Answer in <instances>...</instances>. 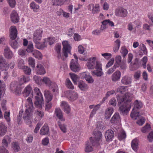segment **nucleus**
Listing matches in <instances>:
<instances>
[{"instance_id":"23","label":"nucleus","mask_w":153,"mask_h":153,"mask_svg":"<svg viewBox=\"0 0 153 153\" xmlns=\"http://www.w3.org/2000/svg\"><path fill=\"white\" fill-rule=\"evenodd\" d=\"M121 73L119 71H117L114 72L111 76V79L114 82L118 81L121 76Z\"/></svg>"},{"instance_id":"24","label":"nucleus","mask_w":153,"mask_h":153,"mask_svg":"<svg viewBox=\"0 0 153 153\" xmlns=\"http://www.w3.org/2000/svg\"><path fill=\"white\" fill-rule=\"evenodd\" d=\"M11 19L12 21L14 23H17L19 22V18L15 11H13L11 13Z\"/></svg>"},{"instance_id":"19","label":"nucleus","mask_w":153,"mask_h":153,"mask_svg":"<svg viewBox=\"0 0 153 153\" xmlns=\"http://www.w3.org/2000/svg\"><path fill=\"white\" fill-rule=\"evenodd\" d=\"M114 136V131L111 130H107L105 133V137L107 141L111 140Z\"/></svg>"},{"instance_id":"41","label":"nucleus","mask_w":153,"mask_h":153,"mask_svg":"<svg viewBox=\"0 0 153 153\" xmlns=\"http://www.w3.org/2000/svg\"><path fill=\"white\" fill-rule=\"evenodd\" d=\"M61 47V45L58 44L56 46L55 49L57 52L58 58L59 59L61 58L63 60H64V58H63V56H61V53H60Z\"/></svg>"},{"instance_id":"63","label":"nucleus","mask_w":153,"mask_h":153,"mask_svg":"<svg viewBox=\"0 0 153 153\" xmlns=\"http://www.w3.org/2000/svg\"><path fill=\"white\" fill-rule=\"evenodd\" d=\"M26 53V50L23 49H19L18 51V54L21 56H23L25 55Z\"/></svg>"},{"instance_id":"45","label":"nucleus","mask_w":153,"mask_h":153,"mask_svg":"<svg viewBox=\"0 0 153 153\" xmlns=\"http://www.w3.org/2000/svg\"><path fill=\"white\" fill-rule=\"evenodd\" d=\"M151 127L150 125L148 124H147L145 126L141 129V131L142 132L144 133H146L149 131Z\"/></svg>"},{"instance_id":"64","label":"nucleus","mask_w":153,"mask_h":153,"mask_svg":"<svg viewBox=\"0 0 153 153\" xmlns=\"http://www.w3.org/2000/svg\"><path fill=\"white\" fill-rule=\"evenodd\" d=\"M141 72L140 71H137L135 72L134 75V78L136 79H138L140 76Z\"/></svg>"},{"instance_id":"1","label":"nucleus","mask_w":153,"mask_h":153,"mask_svg":"<svg viewBox=\"0 0 153 153\" xmlns=\"http://www.w3.org/2000/svg\"><path fill=\"white\" fill-rule=\"evenodd\" d=\"M27 102L28 103V107L25 110L23 115V119L27 123L30 124V117L34 110L33 103L32 99L29 97L27 99Z\"/></svg>"},{"instance_id":"56","label":"nucleus","mask_w":153,"mask_h":153,"mask_svg":"<svg viewBox=\"0 0 153 153\" xmlns=\"http://www.w3.org/2000/svg\"><path fill=\"white\" fill-rule=\"evenodd\" d=\"M58 125L62 131L64 133H65L66 131V126L65 124L62 125L59 122H58Z\"/></svg>"},{"instance_id":"34","label":"nucleus","mask_w":153,"mask_h":153,"mask_svg":"<svg viewBox=\"0 0 153 153\" xmlns=\"http://www.w3.org/2000/svg\"><path fill=\"white\" fill-rule=\"evenodd\" d=\"M120 116L118 113H115L110 120L111 123H115L118 122L120 119Z\"/></svg>"},{"instance_id":"58","label":"nucleus","mask_w":153,"mask_h":153,"mask_svg":"<svg viewBox=\"0 0 153 153\" xmlns=\"http://www.w3.org/2000/svg\"><path fill=\"white\" fill-rule=\"evenodd\" d=\"M29 64L31 67L33 68L35 67V61L34 59L32 57H30L28 59Z\"/></svg>"},{"instance_id":"16","label":"nucleus","mask_w":153,"mask_h":153,"mask_svg":"<svg viewBox=\"0 0 153 153\" xmlns=\"http://www.w3.org/2000/svg\"><path fill=\"white\" fill-rule=\"evenodd\" d=\"M42 31L41 30H37L34 33L33 37L34 42L39 41L42 37Z\"/></svg>"},{"instance_id":"48","label":"nucleus","mask_w":153,"mask_h":153,"mask_svg":"<svg viewBox=\"0 0 153 153\" xmlns=\"http://www.w3.org/2000/svg\"><path fill=\"white\" fill-rule=\"evenodd\" d=\"M12 145L13 148L15 152H18L20 149L18 143L13 142Z\"/></svg>"},{"instance_id":"40","label":"nucleus","mask_w":153,"mask_h":153,"mask_svg":"<svg viewBox=\"0 0 153 153\" xmlns=\"http://www.w3.org/2000/svg\"><path fill=\"white\" fill-rule=\"evenodd\" d=\"M9 42L11 46L13 48L16 49L18 48L19 45L16 40H10Z\"/></svg>"},{"instance_id":"36","label":"nucleus","mask_w":153,"mask_h":153,"mask_svg":"<svg viewBox=\"0 0 153 153\" xmlns=\"http://www.w3.org/2000/svg\"><path fill=\"white\" fill-rule=\"evenodd\" d=\"M78 86L82 91H85L88 89V87L87 84L83 81H80L78 83Z\"/></svg>"},{"instance_id":"3","label":"nucleus","mask_w":153,"mask_h":153,"mask_svg":"<svg viewBox=\"0 0 153 153\" xmlns=\"http://www.w3.org/2000/svg\"><path fill=\"white\" fill-rule=\"evenodd\" d=\"M9 68V65L6 62L5 59L2 56H0V69L2 71H4L2 76L5 80L7 78L8 73L6 71Z\"/></svg>"},{"instance_id":"11","label":"nucleus","mask_w":153,"mask_h":153,"mask_svg":"<svg viewBox=\"0 0 153 153\" xmlns=\"http://www.w3.org/2000/svg\"><path fill=\"white\" fill-rule=\"evenodd\" d=\"M131 107L130 102L121 105L119 107V110L120 113H122L123 115L127 114L130 110Z\"/></svg>"},{"instance_id":"51","label":"nucleus","mask_w":153,"mask_h":153,"mask_svg":"<svg viewBox=\"0 0 153 153\" xmlns=\"http://www.w3.org/2000/svg\"><path fill=\"white\" fill-rule=\"evenodd\" d=\"M64 0H52L53 5H61L63 3Z\"/></svg>"},{"instance_id":"4","label":"nucleus","mask_w":153,"mask_h":153,"mask_svg":"<svg viewBox=\"0 0 153 153\" xmlns=\"http://www.w3.org/2000/svg\"><path fill=\"white\" fill-rule=\"evenodd\" d=\"M131 96L132 94L130 93L127 92L123 97L117 96V100L118 105L121 104L123 102H124V104L130 102L131 101Z\"/></svg>"},{"instance_id":"46","label":"nucleus","mask_w":153,"mask_h":153,"mask_svg":"<svg viewBox=\"0 0 153 153\" xmlns=\"http://www.w3.org/2000/svg\"><path fill=\"white\" fill-rule=\"evenodd\" d=\"M25 50L27 52H31L32 53H33V52L34 50H33V45L32 42H29L27 48Z\"/></svg>"},{"instance_id":"44","label":"nucleus","mask_w":153,"mask_h":153,"mask_svg":"<svg viewBox=\"0 0 153 153\" xmlns=\"http://www.w3.org/2000/svg\"><path fill=\"white\" fill-rule=\"evenodd\" d=\"M114 42L115 45L114 48L113 50L114 52H116L118 51L119 49L120 44V41L119 40L117 39Z\"/></svg>"},{"instance_id":"22","label":"nucleus","mask_w":153,"mask_h":153,"mask_svg":"<svg viewBox=\"0 0 153 153\" xmlns=\"http://www.w3.org/2000/svg\"><path fill=\"white\" fill-rule=\"evenodd\" d=\"M44 94L46 102H51L53 97V95L49 91L45 90L44 91Z\"/></svg>"},{"instance_id":"14","label":"nucleus","mask_w":153,"mask_h":153,"mask_svg":"<svg viewBox=\"0 0 153 153\" xmlns=\"http://www.w3.org/2000/svg\"><path fill=\"white\" fill-rule=\"evenodd\" d=\"M10 40H15L17 36V30L15 26H11L10 28Z\"/></svg>"},{"instance_id":"47","label":"nucleus","mask_w":153,"mask_h":153,"mask_svg":"<svg viewBox=\"0 0 153 153\" xmlns=\"http://www.w3.org/2000/svg\"><path fill=\"white\" fill-rule=\"evenodd\" d=\"M66 85L67 87L69 88L73 89L74 88V86L69 79H66Z\"/></svg>"},{"instance_id":"33","label":"nucleus","mask_w":153,"mask_h":153,"mask_svg":"<svg viewBox=\"0 0 153 153\" xmlns=\"http://www.w3.org/2000/svg\"><path fill=\"white\" fill-rule=\"evenodd\" d=\"M7 128L2 123H0V136H2L5 134L7 132Z\"/></svg>"},{"instance_id":"26","label":"nucleus","mask_w":153,"mask_h":153,"mask_svg":"<svg viewBox=\"0 0 153 153\" xmlns=\"http://www.w3.org/2000/svg\"><path fill=\"white\" fill-rule=\"evenodd\" d=\"M99 5L98 4H96L95 6L93 4H90L88 6L89 9H92V13L93 14L97 13L99 11Z\"/></svg>"},{"instance_id":"49","label":"nucleus","mask_w":153,"mask_h":153,"mask_svg":"<svg viewBox=\"0 0 153 153\" xmlns=\"http://www.w3.org/2000/svg\"><path fill=\"white\" fill-rule=\"evenodd\" d=\"M22 69H23V71L25 74L28 75H30V74L31 69L28 67L25 66L24 67V68Z\"/></svg>"},{"instance_id":"29","label":"nucleus","mask_w":153,"mask_h":153,"mask_svg":"<svg viewBox=\"0 0 153 153\" xmlns=\"http://www.w3.org/2000/svg\"><path fill=\"white\" fill-rule=\"evenodd\" d=\"M122 83L125 85H128L131 83V78L128 76H123L121 80Z\"/></svg>"},{"instance_id":"8","label":"nucleus","mask_w":153,"mask_h":153,"mask_svg":"<svg viewBox=\"0 0 153 153\" xmlns=\"http://www.w3.org/2000/svg\"><path fill=\"white\" fill-rule=\"evenodd\" d=\"M96 70L91 71L92 74L93 76H101L103 73L102 71L101 64L99 62H97L96 63Z\"/></svg>"},{"instance_id":"21","label":"nucleus","mask_w":153,"mask_h":153,"mask_svg":"<svg viewBox=\"0 0 153 153\" xmlns=\"http://www.w3.org/2000/svg\"><path fill=\"white\" fill-rule=\"evenodd\" d=\"M30 94L33 96L32 89L30 86V85H28L25 89L23 92V95L24 97H27Z\"/></svg>"},{"instance_id":"43","label":"nucleus","mask_w":153,"mask_h":153,"mask_svg":"<svg viewBox=\"0 0 153 153\" xmlns=\"http://www.w3.org/2000/svg\"><path fill=\"white\" fill-rule=\"evenodd\" d=\"M39 41L36 42H34L36 44V48L39 49H42L45 47H46V45L45 44V42L43 43L39 42Z\"/></svg>"},{"instance_id":"55","label":"nucleus","mask_w":153,"mask_h":153,"mask_svg":"<svg viewBox=\"0 0 153 153\" xmlns=\"http://www.w3.org/2000/svg\"><path fill=\"white\" fill-rule=\"evenodd\" d=\"M33 79L36 84L39 85L41 84L42 79H41L39 77L35 76H33Z\"/></svg>"},{"instance_id":"2","label":"nucleus","mask_w":153,"mask_h":153,"mask_svg":"<svg viewBox=\"0 0 153 153\" xmlns=\"http://www.w3.org/2000/svg\"><path fill=\"white\" fill-rule=\"evenodd\" d=\"M34 90L36 94L35 96L36 100L34 102V104L37 108H41L42 107V105L44 104L42 95L38 88H35Z\"/></svg>"},{"instance_id":"37","label":"nucleus","mask_w":153,"mask_h":153,"mask_svg":"<svg viewBox=\"0 0 153 153\" xmlns=\"http://www.w3.org/2000/svg\"><path fill=\"white\" fill-rule=\"evenodd\" d=\"M5 85L4 82L0 80V101L2 97V93L5 89Z\"/></svg>"},{"instance_id":"25","label":"nucleus","mask_w":153,"mask_h":153,"mask_svg":"<svg viewBox=\"0 0 153 153\" xmlns=\"http://www.w3.org/2000/svg\"><path fill=\"white\" fill-rule=\"evenodd\" d=\"M61 106L64 108V111L67 114H69L70 112V108L66 102L62 101L61 104Z\"/></svg>"},{"instance_id":"27","label":"nucleus","mask_w":153,"mask_h":153,"mask_svg":"<svg viewBox=\"0 0 153 153\" xmlns=\"http://www.w3.org/2000/svg\"><path fill=\"white\" fill-rule=\"evenodd\" d=\"M30 80L29 77L27 76H22L19 78V84L21 85L23 84L28 82Z\"/></svg>"},{"instance_id":"50","label":"nucleus","mask_w":153,"mask_h":153,"mask_svg":"<svg viewBox=\"0 0 153 153\" xmlns=\"http://www.w3.org/2000/svg\"><path fill=\"white\" fill-rule=\"evenodd\" d=\"M71 78L74 84H76V81L78 79V76L75 74L70 73Z\"/></svg>"},{"instance_id":"31","label":"nucleus","mask_w":153,"mask_h":153,"mask_svg":"<svg viewBox=\"0 0 153 153\" xmlns=\"http://www.w3.org/2000/svg\"><path fill=\"white\" fill-rule=\"evenodd\" d=\"M134 107L133 109L134 110H138L142 107L143 104L142 102L140 101H138L136 100L134 103Z\"/></svg>"},{"instance_id":"6","label":"nucleus","mask_w":153,"mask_h":153,"mask_svg":"<svg viewBox=\"0 0 153 153\" xmlns=\"http://www.w3.org/2000/svg\"><path fill=\"white\" fill-rule=\"evenodd\" d=\"M10 89L16 95L20 94L21 92V88L20 85L16 81H14L10 85Z\"/></svg>"},{"instance_id":"54","label":"nucleus","mask_w":153,"mask_h":153,"mask_svg":"<svg viewBox=\"0 0 153 153\" xmlns=\"http://www.w3.org/2000/svg\"><path fill=\"white\" fill-rule=\"evenodd\" d=\"M126 135L125 132L123 131L120 133L118 136V137L120 140H121L125 138Z\"/></svg>"},{"instance_id":"60","label":"nucleus","mask_w":153,"mask_h":153,"mask_svg":"<svg viewBox=\"0 0 153 153\" xmlns=\"http://www.w3.org/2000/svg\"><path fill=\"white\" fill-rule=\"evenodd\" d=\"M10 6L12 8L14 7L16 5L15 0H7Z\"/></svg>"},{"instance_id":"10","label":"nucleus","mask_w":153,"mask_h":153,"mask_svg":"<svg viewBox=\"0 0 153 153\" xmlns=\"http://www.w3.org/2000/svg\"><path fill=\"white\" fill-rule=\"evenodd\" d=\"M93 140L92 137H91L90 138L89 141L86 142L85 144V151L86 152H89L93 151V149L92 146L97 145L94 142H93Z\"/></svg>"},{"instance_id":"17","label":"nucleus","mask_w":153,"mask_h":153,"mask_svg":"<svg viewBox=\"0 0 153 153\" xmlns=\"http://www.w3.org/2000/svg\"><path fill=\"white\" fill-rule=\"evenodd\" d=\"M94 138L92 137L93 140V142H94L97 146L98 145V141L101 139L102 137V134L101 132L97 131L94 132Z\"/></svg>"},{"instance_id":"59","label":"nucleus","mask_w":153,"mask_h":153,"mask_svg":"<svg viewBox=\"0 0 153 153\" xmlns=\"http://www.w3.org/2000/svg\"><path fill=\"white\" fill-rule=\"evenodd\" d=\"M140 49L143 51V53L145 54H147V51L145 46L143 44H140Z\"/></svg>"},{"instance_id":"12","label":"nucleus","mask_w":153,"mask_h":153,"mask_svg":"<svg viewBox=\"0 0 153 153\" xmlns=\"http://www.w3.org/2000/svg\"><path fill=\"white\" fill-rule=\"evenodd\" d=\"M70 68L72 71L75 72L79 71L80 69L79 65L77 61L73 59L71 62Z\"/></svg>"},{"instance_id":"5","label":"nucleus","mask_w":153,"mask_h":153,"mask_svg":"<svg viewBox=\"0 0 153 153\" xmlns=\"http://www.w3.org/2000/svg\"><path fill=\"white\" fill-rule=\"evenodd\" d=\"M11 138L8 136H5L2 140V146L0 148V153H9L6 149L7 147L8 144L11 142Z\"/></svg>"},{"instance_id":"39","label":"nucleus","mask_w":153,"mask_h":153,"mask_svg":"<svg viewBox=\"0 0 153 153\" xmlns=\"http://www.w3.org/2000/svg\"><path fill=\"white\" fill-rule=\"evenodd\" d=\"M42 81L49 87L52 86L53 84L49 78L47 77H44L43 79H42Z\"/></svg>"},{"instance_id":"9","label":"nucleus","mask_w":153,"mask_h":153,"mask_svg":"<svg viewBox=\"0 0 153 153\" xmlns=\"http://www.w3.org/2000/svg\"><path fill=\"white\" fill-rule=\"evenodd\" d=\"M65 96L71 101L76 100L78 97L77 93L73 91L68 90L64 92Z\"/></svg>"},{"instance_id":"32","label":"nucleus","mask_w":153,"mask_h":153,"mask_svg":"<svg viewBox=\"0 0 153 153\" xmlns=\"http://www.w3.org/2000/svg\"><path fill=\"white\" fill-rule=\"evenodd\" d=\"M114 110L112 108L109 107L105 111V118L106 119H108L113 113Z\"/></svg>"},{"instance_id":"61","label":"nucleus","mask_w":153,"mask_h":153,"mask_svg":"<svg viewBox=\"0 0 153 153\" xmlns=\"http://www.w3.org/2000/svg\"><path fill=\"white\" fill-rule=\"evenodd\" d=\"M145 121V119L143 117H141L139 120L137 121V123L139 125L141 126L144 123Z\"/></svg>"},{"instance_id":"28","label":"nucleus","mask_w":153,"mask_h":153,"mask_svg":"<svg viewBox=\"0 0 153 153\" xmlns=\"http://www.w3.org/2000/svg\"><path fill=\"white\" fill-rule=\"evenodd\" d=\"M55 114L58 118L61 121H65V119L63 118L62 111L60 108H56V109Z\"/></svg>"},{"instance_id":"30","label":"nucleus","mask_w":153,"mask_h":153,"mask_svg":"<svg viewBox=\"0 0 153 153\" xmlns=\"http://www.w3.org/2000/svg\"><path fill=\"white\" fill-rule=\"evenodd\" d=\"M137 110H134L133 109L132 111L131 114L130 116L134 120H136L137 117L142 115V113L139 111H137Z\"/></svg>"},{"instance_id":"20","label":"nucleus","mask_w":153,"mask_h":153,"mask_svg":"<svg viewBox=\"0 0 153 153\" xmlns=\"http://www.w3.org/2000/svg\"><path fill=\"white\" fill-rule=\"evenodd\" d=\"M4 54L5 57L8 59H11L13 56L12 51L8 47H6L5 48Z\"/></svg>"},{"instance_id":"35","label":"nucleus","mask_w":153,"mask_h":153,"mask_svg":"<svg viewBox=\"0 0 153 153\" xmlns=\"http://www.w3.org/2000/svg\"><path fill=\"white\" fill-rule=\"evenodd\" d=\"M49 131V128L47 125H45L40 130V134L44 135L48 134Z\"/></svg>"},{"instance_id":"57","label":"nucleus","mask_w":153,"mask_h":153,"mask_svg":"<svg viewBox=\"0 0 153 153\" xmlns=\"http://www.w3.org/2000/svg\"><path fill=\"white\" fill-rule=\"evenodd\" d=\"M118 67V66H117V65H116L115 63L114 65L112 68H110L108 71H107V74L109 75L111 74L114 71L116 68Z\"/></svg>"},{"instance_id":"13","label":"nucleus","mask_w":153,"mask_h":153,"mask_svg":"<svg viewBox=\"0 0 153 153\" xmlns=\"http://www.w3.org/2000/svg\"><path fill=\"white\" fill-rule=\"evenodd\" d=\"M115 13L116 16L125 17L127 16L128 12L126 9L121 7L116 9Z\"/></svg>"},{"instance_id":"38","label":"nucleus","mask_w":153,"mask_h":153,"mask_svg":"<svg viewBox=\"0 0 153 153\" xmlns=\"http://www.w3.org/2000/svg\"><path fill=\"white\" fill-rule=\"evenodd\" d=\"M138 140L137 139H134L131 142V147L135 151H137L138 146Z\"/></svg>"},{"instance_id":"18","label":"nucleus","mask_w":153,"mask_h":153,"mask_svg":"<svg viewBox=\"0 0 153 153\" xmlns=\"http://www.w3.org/2000/svg\"><path fill=\"white\" fill-rule=\"evenodd\" d=\"M96 58L94 57L90 59L89 62L87 63V65L89 69H93L96 67V63L98 62L96 61Z\"/></svg>"},{"instance_id":"52","label":"nucleus","mask_w":153,"mask_h":153,"mask_svg":"<svg viewBox=\"0 0 153 153\" xmlns=\"http://www.w3.org/2000/svg\"><path fill=\"white\" fill-rule=\"evenodd\" d=\"M126 88H127L126 87L120 86L117 88V91L118 92H120L121 94H123L124 92L126 91Z\"/></svg>"},{"instance_id":"62","label":"nucleus","mask_w":153,"mask_h":153,"mask_svg":"<svg viewBox=\"0 0 153 153\" xmlns=\"http://www.w3.org/2000/svg\"><path fill=\"white\" fill-rule=\"evenodd\" d=\"M30 7L31 8L33 9H39V6L37 5L34 2H32L30 4Z\"/></svg>"},{"instance_id":"15","label":"nucleus","mask_w":153,"mask_h":153,"mask_svg":"<svg viewBox=\"0 0 153 153\" xmlns=\"http://www.w3.org/2000/svg\"><path fill=\"white\" fill-rule=\"evenodd\" d=\"M36 73L38 74L42 75L46 73V71L43 65L41 64H38L35 69Z\"/></svg>"},{"instance_id":"53","label":"nucleus","mask_w":153,"mask_h":153,"mask_svg":"<svg viewBox=\"0 0 153 153\" xmlns=\"http://www.w3.org/2000/svg\"><path fill=\"white\" fill-rule=\"evenodd\" d=\"M18 67L20 69H22L25 66L24 64V61L22 59H19L18 60Z\"/></svg>"},{"instance_id":"42","label":"nucleus","mask_w":153,"mask_h":153,"mask_svg":"<svg viewBox=\"0 0 153 153\" xmlns=\"http://www.w3.org/2000/svg\"><path fill=\"white\" fill-rule=\"evenodd\" d=\"M32 54L34 56L39 59H41L42 58L41 53L38 51L34 50Z\"/></svg>"},{"instance_id":"7","label":"nucleus","mask_w":153,"mask_h":153,"mask_svg":"<svg viewBox=\"0 0 153 153\" xmlns=\"http://www.w3.org/2000/svg\"><path fill=\"white\" fill-rule=\"evenodd\" d=\"M63 45L62 53L63 56L66 58L68 57V53H70L71 47L68 41H64L62 43Z\"/></svg>"}]
</instances>
